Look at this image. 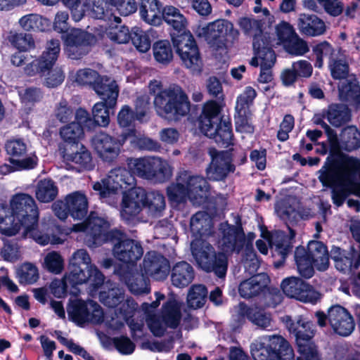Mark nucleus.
<instances>
[{
  "mask_svg": "<svg viewBox=\"0 0 360 360\" xmlns=\"http://www.w3.org/2000/svg\"><path fill=\"white\" fill-rule=\"evenodd\" d=\"M0 231L7 236H15L20 231V225L15 223L9 207L4 203H0Z\"/></svg>",
  "mask_w": 360,
  "mask_h": 360,
  "instance_id": "46",
  "label": "nucleus"
},
{
  "mask_svg": "<svg viewBox=\"0 0 360 360\" xmlns=\"http://www.w3.org/2000/svg\"><path fill=\"white\" fill-rule=\"evenodd\" d=\"M60 51L58 40L51 39L49 41L42 54L25 66V73L28 76H33L39 73L44 75L47 72L45 79L46 85L49 87H55L60 85L65 79L63 71L58 67L53 68Z\"/></svg>",
  "mask_w": 360,
  "mask_h": 360,
  "instance_id": "6",
  "label": "nucleus"
},
{
  "mask_svg": "<svg viewBox=\"0 0 360 360\" xmlns=\"http://www.w3.org/2000/svg\"><path fill=\"white\" fill-rule=\"evenodd\" d=\"M129 168L138 176L156 183H164L172 176L173 169L165 160L158 156L131 158Z\"/></svg>",
  "mask_w": 360,
  "mask_h": 360,
  "instance_id": "12",
  "label": "nucleus"
},
{
  "mask_svg": "<svg viewBox=\"0 0 360 360\" xmlns=\"http://www.w3.org/2000/svg\"><path fill=\"white\" fill-rule=\"evenodd\" d=\"M195 276L194 269L186 262L176 263L171 272V281L173 285L182 288L188 286Z\"/></svg>",
  "mask_w": 360,
  "mask_h": 360,
  "instance_id": "37",
  "label": "nucleus"
},
{
  "mask_svg": "<svg viewBox=\"0 0 360 360\" xmlns=\"http://www.w3.org/2000/svg\"><path fill=\"white\" fill-rule=\"evenodd\" d=\"M153 51L154 58L158 63L167 65L172 60L173 51L169 41L161 40L155 42Z\"/></svg>",
  "mask_w": 360,
  "mask_h": 360,
  "instance_id": "56",
  "label": "nucleus"
},
{
  "mask_svg": "<svg viewBox=\"0 0 360 360\" xmlns=\"http://www.w3.org/2000/svg\"><path fill=\"white\" fill-rule=\"evenodd\" d=\"M121 216L129 221L133 216L138 214L144 207L145 190L135 186L122 193Z\"/></svg>",
  "mask_w": 360,
  "mask_h": 360,
  "instance_id": "28",
  "label": "nucleus"
},
{
  "mask_svg": "<svg viewBox=\"0 0 360 360\" xmlns=\"http://www.w3.org/2000/svg\"><path fill=\"white\" fill-rule=\"evenodd\" d=\"M313 51L316 56L315 66L321 68L323 65V58L328 57L329 60H331L332 58L335 57V53L342 50L340 49H333L329 43L327 41H323L315 46Z\"/></svg>",
  "mask_w": 360,
  "mask_h": 360,
  "instance_id": "62",
  "label": "nucleus"
},
{
  "mask_svg": "<svg viewBox=\"0 0 360 360\" xmlns=\"http://www.w3.org/2000/svg\"><path fill=\"white\" fill-rule=\"evenodd\" d=\"M58 193L56 183L50 179L40 180L36 187L35 196L41 202H49L53 200Z\"/></svg>",
  "mask_w": 360,
  "mask_h": 360,
  "instance_id": "47",
  "label": "nucleus"
},
{
  "mask_svg": "<svg viewBox=\"0 0 360 360\" xmlns=\"http://www.w3.org/2000/svg\"><path fill=\"white\" fill-rule=\"evenodd\" d=\"M124 294L122 289L113 287L108 291H101L99 293L100 301L108 307H115L124 300Z\"/></svg>",
  "mask_w": 360,
  "mask_h": 360,
  "instance_id": "59",
  "label": "nucleus"
},
{
  "mask_svg": "<svg viewBox=\"0 0 360 360\" xmlns=\"http://www.w3.org/2000/svg\"><path fill=\"white\" fill-rule=\"evenodd\" d=\"M67 312L69 319L79 326L88 323H100L104 319L101 307L92 300H70Z\"/></svg>",
  "mask_w": 360,
  "mask_h": 360,
  "instance_id": "17",
  "label": "nucleus"
},
{
  "mask_svg": "<svg viewBox=\"0 0 360 360\" xmlns=\"http://www.w3.org/2000/svg\"><path fill=\"white\" fill-rule=\"evenodd\" d=\"M113 253L117 259L124 263L119 267L122 268L132 265L136 266V262L142 257L143 250L138 241L125 239L115 245Z\"/></svg>",
  "mask_w": 360,
  "mask_h": 360,
  "instance_id": "26",
  "label": "nucleus"
},
{
  "mask_svg": "<svg viewBox=\"0 0 360 360\" xmlns=\"http://www.w3.org/2000/svg\"><path fill=\"white\" fill-rule=\"evenodd\" d=\"M82 127L75 122L62 127L60 130V135L62 139L66 142L65 146L79 143V140L83 136Z\"/></svg>",
  "mask_w": 360,
  "mask_h": 360,
  "instance_id": "57",
  "label": "nucleus"
},
{
  "mask_svg": "<svg viewBox=\"0 0 360 360\" xmlns=\"http://www.w3.org/2000/svg\"><path fill=\"white\" fill-rule=\"evenodd\" d=\"M289 231L290 236H286L283 231H277L271 233L267 241L263 240H257L256 245L257 249L262 254L266 255L268 252V246H270L271 249H274V251L284 261L292 250L291 240L295 236V232L291 229H289Z\"/></svg>",
  "mask_w": 360,
  "mask_h": 360,
  "instance_id": "21",
  "label": "nucleus"
},
{
  "mask_svg": "<svg viewBox=\"0 0 360 360\" xmlns=\"http://www.w3.org/2000/svg\"><path fill=\"white\" fill-rule=\"evenodd\" d=\"M160 304L158 301L150 304L143 303L142 309L148 313L146 323L152 333L157 337L162 336L167 328H176L181 321V304L174 298L169 299L162 307L161 314H150V308L155 309Z\"/></svg>",
  "mask_w": 360,
  "mask_h": 360,
  "instance_id": "8",
  "label": "nucleus"
},
{
  "mask_svg": "<svg viewBox=\"0 0 360 360\" xmlns=\"http://www.w3.org/2000/svg\"><path fill=\"white\" fill-rule=\"evenodd\" d=\"M9 210L20 230L23 228L24 236L33 238L37 243L45 245L61 244L63 240L56 235L42 233L36 227L39 219V210L34 198L29 194L18 193L12 195L9 200Z\"/></svg>",
  "mask_w": 360,
  "mask_h": 360,
  "instance_id": "3",
  "label": "nucleus"
},
{
  "mask_svg": "<svg viewBox=\"0 0 360 360\" xmlns=\"http://www.w3.org/2000/svg\"><path fill=\"white\" fill-rule=\"evenodd\" d=\"M257 96L255 90L251 86H247L243 92L237 98L236 110L237 113L249 112V108L252 104Z\"/></svg>",
  "mask_w": 360,
  "mask_h": 360,
  "instance_id": "61",
  "label": "nucleus"
},
{
  "mask_svg": "<svg viewBox=\"0 0 360 360\" xmlns=\"http://www.w3.org/2000/svg\"><path fill=\"white\" fill-rule=\"evenodd\" d=\"M91 146L95 152L105 162H112L119 155L122 143L105 132L96 133L91 139Z\"/></svg>",
  "mask_w": 360,
  "mask_h": 360,
  "instance_id": "20",
  "label": "nucleus"
},
{
  "mask_svg": "<svg viewBox=\"0 0 360 360\" xmlns=\"http://www.w3.org/2000/svg\"><path fill=\"white\" fill-rule=\"evenodd\" d=\"M238 25L246 35L253 38L254 53H259L262 48L266 46L271 48L273 43L270 37L263 33L260 20L244 17L239 19Z\"/></svg>",
  "mask_w": 360,
  "mask_h": 360,
  "instance_id": "25",
  "label": "nucleus"
},
{
  "mask_svg": "<svg viewBox=\"0 0 360 360\" xmlns=\"http://www.w3.org/2000/svg\"><path fill=\"white\" fill-rule=\"evenodd\" d=\"M297 205L295 198H288L278 201L275 205V212L283 221H293L298 213Z\"/></svg>",
  "mask_w": 360,
  "mask_h": 360,
  "instance_id": "52",
  "label": "nucleus"
},
{
  "mask_svg": "<svg viewBox=\"0 0 360 360\" xmlns=\"http://www.w3.org/2000/svg\"><path fill=\"white\" fill-rule=\"evenodd\" d=\"M323 186L332 188V199L338 207L352 193L360 197V160L349 155H329L318 172Z\"/></svg>",
  "mask_w": 360,
  "mask_h": 360,
  "instance_id": "1",
  "label": "nucleus"
},
{
  "mask_svg": "<svg viewBox=\"0 0 360 360\" xmlns=\"http://www.w3.org/2000/svg\"><path fill=\"white\" fill-rule=\"evenodd\" d=\"M70 271L66 279L75 283L89 282L94 288L103 284L105 277L98 269L91 264V257L86 250L75 251L70 261Z\"/></svg>",
  "mask_w": 360,
  "mask_h": 360,
  "instance_id": "9",
  "label": "nucleus"
},
{
  "mask_svg": "<svg viewBox=\"0 0 360 360\" xmlns=\"http://www.w3.org/2000/svg\"><path fill=\"white\" fill-rule=\"evenodd\" d=\"M330 257L335 262L336 269L340 271L347 272L354 268L350 252H346L338 247H333Z\"/></svg>",
  "mask_w": 360,
  "mask_h": 360,
  "instance_id": "54",
  "label": "nucleus"
},
{
  "mask_svg": "<svg viewBox=\"0 0 360 360\" xmlns=\"http://www.w3.org/2000/svg\"><path fill=\"white\" fill-rule=\"evenodd\" d=\"M109 223L96 212H91L82 223L73 226L74 231H82L86 235L85 243L90 248L101 245L110 239Z\"/></svg>",
  "mask_w": 360,
  "mask_h": 360,
  "instance_id": "16",
  "label": "nucleus"
},
{
  "mask_svg": "<svg viewBox=\"0 0 360 360\" xmlns=\"http://www.w3.org/2000/svg\"><path fill=\"white\" fill-rule=\"evenodd\" d=\"M324 117L333 126L338 127L349 121V110L345 105H331Z\"/></svg>",
  "mask_w": 360,
  "mask_h": 360,
  "instance_id": "51",
  "label": "nucleus"
},
{
  "mask_svg": "<svg viewBox=\"0 0 360 360\" xmlns=\"http://www.w3.org/2000/svg\"><path fill=\"white\" fill-rule=\"evenodd\" d=\"M336 57L329 60L328 67L332 77L335 79H345L349 72L346 55L342 51L335 53Z\"/></svg>",
  "mask_w": 360,
  "mask_h": 360,
  "instance_id": "49",
  "label": "nucleus"
},
{
  "mask_svg": "<svg viewBox=\"0 0 360 360\" xmlns=\"http://www.w3.org/2000/svg\"><path fill=\"white\" fill-rule=\"evenodd\" d=\"M5 148L8 155H10V162H15L16 160L21 158L26 153L27 146L21 139H12L8 141L6 143Z\"/></svg>",
  "mask_w": 360,
  "mask_h": 360,
  "instance_id": "64",
  "label": "nucleus"
},
{
  "mask_svg": "<svg viewBox=\"0 0 360 360\" xmlns=\"http://www.w3.org/2000/svg\"><path fill=\"white\" fill-rule=\"evenodd\" d=\"M191 230L195 238H204L212 233V220L205 212H198L191 219Z\"/></svg>",
  "mask_w": 360,
  "mask_h": 360,
  "instance_id": "40",
  "label": "nucleus"
},
{
  "mask_svg": "<svg viewBox=\"0 0 360 360\" xmlns=\"http://www.w3.org/2000/svg\"><path fill=\"white\" fill-rule=\"evenodd\" d=\"M242 264L245 271L250 276H255L259 262L254 251L252 244L247 243L245 248V252L243 256Z\"/></svg>",
  "mask_w": 360,
  "mask_h": 360,
  "instance_id": "58",
  "label": "nucleus"
},
{
  "mask_svg": "<svg viewBox=\"0 0 360 360\" xmlns=\"http://www.w3.org/2000/svg\"><path fill=\"white\" fill-rule=\"evenodd\" d=\"M115 273L125 283L131 293L140 295L150 292L149 281L142 271H139L137 266L132 265L118 268Z\"/></svg>",
  "mask_w": 360,
  "mask_h": 360,
  "instance_id": "22",
  "label": "nucleus"
},
{
  "mask_svg": "<svg viewBox=\"0 0 360 360\" xmlns=\"http://www.w3.org/2000/svg\"><path fill=\"white\" fill-rule=\"evenodd\" d=\"M112 19L113 22H111L106 29V35L110 40L118 44L127 43L131 36L129 28L124 25H120L121 22L120 18L110 14L108 20H111Z\"/></svg>",
  "mask_w": 360,
  "mask_h": 360,
  "instance_id": "41",
  "label": "nucleus"
},
{
  "mask_svg": "<svg viewBox=\"0 0 360 360\" xmlns=\"http://www.w3.org/2000/svg\"><path fill=\"white\" fill-rule=\"evenodd\" d=\"M16 277L20 284H32L39 279V274L34 264L25 262L17 268Z\"/></svg>",
  "mask_w": 360,
  "mask_h": 360,
  "instance_id": "55",
  "label": "nucleus"
},
{
  "mask_svg": "<svg viewBox=\"0 0 360 360\" xmlns=\"http://www.w3.org/2000/svg\"><path fill=\"white\" fill-rule=\"evenodd\" d=\"M266 275L256 274L245 280L239 285V293L244 298H250L258 295L266 285Z\"/></svg>",
  "mask_w": 360,
  "mask_h": 360,
  "instance_id": "43",
  "label": "nucleus"
},
{
  "mask_svg": "<svg viewBox=\"0 0 360 360\" xmlns=\"http://www.w3.org/2000/svg\"><path fill=\"white\" fill-rule=\"evenodd\" d=\"M136 185V179L129 170L124 167L111 169L107 176L93 184V189L98 192L103 199L127 191Z\"/></svg>",
  "mask_w": 360,
  "mask_h": 360,
  "instance_id": "15",
  "label": "nucleus"
},
{
  "mask_svg": "<svg viewBox=\"0 0 360 360\" xmlns=\"http://www.w3.org/2000/svg\"><path fill=\"white\" fill-rule=\"evenodd\" d=\"M295 260L300 274L307 278L314 275L315 268L313 261L307 255L303 247H297L295 252Z\"/></svg>",
  "mask_w": 360,
  "mask_h": 360,
  "instance_id": "50",
  "label": "nucleus"
},
{
  "mask_svg": "<svg viewBox=\"0 0 360 360\" xmlns=\"http://www.w3.org/2000/svg\"><path fill=\"white\" fill-rule=\"evenodd\" d=\"M136 309L137 304L132 298H124V300L120 304L119 314L117 315V319L116 321L112 319V323H110V327L113 329H119L125 321H129V319L132 316Z\"/></svg>",
  "mask_w": 360,
  "mask_h": 360,
  "instance_id": "48",
  "label": "nucleus"
},
{
  "mask_svg": "<svg viewBox=\"0 0 360 360\" xmlns=\"http://www.w3.org/2000/svg\"><path fill=\"white\" fill-rule=\"evenodd\" d=\"M297 25L302 34L309 37L320 36L326 31V26L323 20L314 14H299Z\"/></svg>",
  "mask_w": 360,
  "mask_h": 360,
  "instance_id": "33",
  "label": "nucleus"
},
{
  "mask_svg": "<svg viewBox=\"0 0 360 360\" xmlns=\"http://www.w3.org/2000/svg\"><path fill=\"white\" fill-rule=\"evenodd\" d=\"M192 255L197 264L203 270L214 271L219 277L225 276L227 257L224 253H216L213 247L205 238H195L191 243Z\"/></svg>",
  "mask_w": 360,
  "mask_h": 360,
  "instance_id": "13",
  "label": "nucleus"
},
{
  "mask_svg": "<svg viewBox=\"0 0 360 360\" xmlns=\"http://www.w3.org/2000/svg\"><path fill=\"white\" fill-rule=\"evenodd\" d=\"M331 151L338 153L340 150L352 151L360 148V132L354 126L342 129L340 139L336 136L330 138Z\"/></svg>",
  "mask_w": 360,
  "mask_h": 360,
  "instance_id": "30",
  "label": "nucleus"
},
{
  "mask_svg": "<svg viewBox=\"0 0 360 360\" xmlns=\"http://www.w3.org/2000/svg\"><path fill=\"white\" fill-rule=\"evenodd\" d=\"M109 108L105 101L98 102L94 104L92 114L94 122L103 127H107L110 123Z\"/></svg>",
  "mask_w": 360,
  "mask_h": 360,
  "instance_id": "63",
  "label": "nucleus"
},
{
  "mask_svg": "<svg viewBox=\"0 0 360 360\" xmlns=\"http://www.w3.org/2000/svg\"><path fill=\"white\" fill-rule=\"evenodd\" d=\"M281 288L288 297L302 302L315 304L320 299V294L317 291L297 277L284 279L281 283Z\"/></svg>",
  "mask_w": 360,
  "mask_h": 360,
  "instance_id": "19",
  "label": "nucleus"
},
{
  "mask_svg": "<svg viewBox=\"0 0 360 360\" xmlns=\"http://www.w3.org/2000/svg\"><path fill=\"white\" fill-rule=\"evenodd\" d=\"M238 312L241 316L247 317L250 321L259 328L266 329L271 326V314L261 308L249 307L243 303H240L238 307Z\"/></svg>",
  "mask_w": 360,
  "mask_h": 360,
  "instance_id": "35",
  "label": "nucleus"
},
{
  "mask_svg": "<svg viewBox=\"0 0 360 360\" xmlns=\"http://www.w3.org/2000/svg\"><path fill=\"white\" fill-rule=\"evenodd\" d=\"M255 360H291L293 350L288 342L280 335L263 336L250 346Z\"/></svg>",
  "mask_w": 360,
  "mask_h": 360,
  "instance_id": "11",
  "label": "nucleus"
},
{
  "mask_svg": "<svg viewBox=\"0 0 360 360\" xmlns=\"http://www.w3.org/2000/svg\"><path fill=\"white\" fill-rule=\"evenodd\" d=\"M153 105L158 115L166 120H177L190 110L188 98L178 85H170L158 94Z\"/></svg>",
  "mask_w": 360,
  "mask_h": 360,
  "instance_id": "7",
  "label": "nucleus"
},
{
  "mask_svg": "<svg viewBox=\"0 0 360 360\" xmlns=\"http://www.w3.org/2000/svg\"><path fill=\"white\" fill-rule=\"evenodd\" d=\"M19 24L25 31L45 32L49 29L51 22L39 14L30 13L20 18Z\"/></svg>",
  "mask_w": 360,
  "mask_h": 360,
  "instance_id": "44",
  "label": "nucleus"
},
{
  "mask_svg": "<svg viewBox=\"0 0 360 360\" xmlns=\"http://www.w3.org/2000/svg\"><path fill=\"white\" fill-rule=\"evenodd\" d=\"M222 238L219 240V245L225 252H239L245 245V234L240 226H229L222 224Z\"/></svg>",
  "mask_w": 360,
  "mask_h": 360,
  "instance_id": "29",
  "label": "nucleus"
},
{
  "mask_svg": "<svg viewBox=\"0 0 360 360\" xmlns=\"http://www.w3.org/2000/svg\"><path fill=\"white\" fill-rule=\"evenodd\" d=\"M144 207L148 209L149 214L153 217H160L165 209V196L159 191H145Z\"/></svg>",
  "mask_w": 360,
  "mask_h": 360,
  "instance_id": "45",
  "label": "nucleus"
},
{
  "mask_svg": "<svg viewBox=\"0 0 360 360\" xmlns=\"http://www.w3.org/2000/svg\"><path fill=\"white\" fill-rule=\"evenodd\" d=\"M140 270L156 281H162L168 276L169 264L163 256L155 252H150L146 255Z\"/></svg>",
  "mask_w": 360,
  "mask_h": 360,
  "instance_id": "27",
  "label": "nucleus"
},
{
  "mask_svg": "<svg viewBox=\"0 0 360 360\" xmlns=\"http://www.w3.org/2000/svg\"><path fill=\"white\" fill-rule=\"evenodd\" d=\"M91 36L87 32L79 29H73L65 37V50L69 58L77 60L85 55L88 51V46Z\"/></svg>",
  "mask_w": 360,
  "mask_h": 360,
  "instance_id": "24",
  "label": "nucleus"
},
{
  "mask_svg": "<svg viewBox=\"0 0 360 360\" xmlns=\"http://www.w3.org/2000/svg\"><path fill=\"white\" fill-rule=\"evenodd\" d=\"M158 0H141L139 13L146 23L158 26L162 22V11Z\"/></svg>",
  "mask_w": 360,
  "mask_h": 360,
  "instance_id": "38",
  "label": "nucleus"
},
{
  "mask_svg": "<svg viewBox=\"0 0 360 360\" xmlns=\"http://www.w3.org/2000/svg\"><path fill=\"white\" fill-rule=\"evenodd\" d=\"M282 321L295 336L300 354L295 360H321L315 345L310 341L314 335V324L301 316L293 321L290 316H285Z\"/></svg>",
  "mask_w": 360,
  "mask_h": 360,
  "instance_id": "10",
  "label": "nucleus"
},
{
  "mask_svg": "<svg viewBox=\"0 0 360 360\" xmlns=\"http://www.w3.org/2000/svg\"><path fill=\"white\" fill-rule=\"evenodd\" d=\"M164 20L179 34H171L172 41L183 64L192 72H199L202 66L198 46L193 35L187 32L188 21L180 11L172 6H167L162 10Z\"/></svg>",
  "mask_w": 360,
  "mask_h": 360,
  "instance_id": "2",
  "label": "nucleus"
},
{
  "mask_svg": "<svg viewBox=\"0 0 360 360\" xmlns=\"http://www.w3.org/2000/svg\"><path fill=\"white\" fill-rule=\"evenodd\" d=\"M307 255L314 263L315 268L326 271L329 266V255L326 247L320 241L311 240L307 246Z\"/></svg>",
  "mask_w": 360,
  "mask_h": 360,
  "instance_id": "36",
  "label": "nucleus"
},
{
  "mask_svg": "<svg viewBox=\"0 0 360 360\" xmlns=\"http://www.w3.org/2000/svg\"><path fill=\"white\" fill-rule=\"evenodd\" d=\"M339 96L355 108L360 107V86L356 80L342 82L339 84Z\"/></svg>",
  "mask_w": 360,
  "mask_h": 360,
  "instance_id": "42",
  "label": "nucleus"
},
{
  "mask_svg": "<svg viewBox=\"0 0 360 360\" xmlns=\"http://www.w3.org/2000/svg\"><path fill=\"white\" fill-rule=\"evenodd\" d=\"M316 317L318 324L321 327L325 326L328 320L333 330L342 336L350 335L354 329L352 316L346 309L340 305L331 307L328 309V316L322 311H317Z\"/></svg>",
  "mask_w": 360,
  "mask_h": 360,
  "instance_id": "18",
  "label": "nucleus"
},
{
  "mask_svg": "<svg viewBox=\"0 0 360 360\" xmlns=\"http://www.w3.org/2000/svg\"><path fill=\"white\" fill-rule=\"evenodd\" d=\"M193 32L215 49L224 48L228 41L235 40L239 35L233 24L226 19H218L206 25H199Z\"/></svg>",
  "mask_w": 360,
  "mask_h": 360,
  "instance_id": "14",
  "label": "nucleus"
},
{
  "mask_svg": "<svg viewBox=\"0 0 360 360\" xmlns=\"http://www.w3.org/2000/svg\"><path fill=\"white\" fill-rule=\"evenodd\" d=\"M68 210L70 216L75 219H81L88 211L86 196L80 191H75L65 197Z\"/></svg>",
  "mask_w": 360,
  "mask_h": 360,
  "instance_id": "39",
  "label": "nucleus"
},
{
  "mask_svg": "<svg viewBox=\"0 0 360 360\" xmlns=\"http://www.w3.org/2000/svg\"><path fill=\"white\" fill-rule=\"evenodd\" d=\"M59 150L65 162H73L88 169L92 167L91 153L83 144L60 146Z\"/></svg>",
  "mask_w": 360,
  "mask_h": 360,
  "instance_id": "31",
  "label": "nucleus"
},
{
  "mask_svg": "<svg viewBox=\"0 0 360 360\" xmlns=\"http://www.w3.org/2000/svg\"><path fill=\"white\" fill-rule=\"evenodd\" d=\"M212 162L207 169L208 179L214 181L224 179L230 172H233L235 167L232 164L231 155L227 151L210 150Z\"/></svg>",
  "mask_w": 360,
  "mask_h": 360,
  "instance_id": "23",
  "label": "nucleus"
},
{
  "mask_svg": "<svg viewBox=\"0 0 360 360\" xmlns=\"http://www.w3.org/2000/svg\"><path fill=\"white\" fill-rule=\"evenodd\" d=\"M107 1L103 0H84V6L87 8L88 14L94 18L105 19L110 17L108 11H105Z\"/></svg>",
  "mask_w": 360,
  "mask_h": 360,
  "instance_id": "60",
  "label": "nucleus"
},
{
  "mask_svg": "<svg viewBox=\"0 0 360 360\" xmlns=\"http://www.w3.org/2000/svg\"><path fill=\"white\" fill-rule=\"evenodd\" d=\"M207 295L206 287L201 284L193 285L188 290L187 295V304L189 308H201L205 303Z\"/></svg>",
  "mask_w": 360,
  "mask_h": 360,
  "instance_id": "53",
  "label": "nucleus"
},
{
  "mask_svg": "<svg viewBox=\"0 0 360 360\" xmlns=\"http://www.w3.org/2000/svg\"><path fill=\"white\" fill-rule=\"evenodd\" d=\"M221 106L214 101L206 103L200 117V131L223 147L232 143L233 133L230 118L220 115Z\"/></svg>",
  "mask_w": 360,
  "mask_h": 360,
  "instance_id": "5",
  "label": "nucleus"
},
{
  "mask_svg": "<svg viewBox=\"0 0 360 360\" xmlns=\"http://www.w3.org/2000/svg\"><path fill=\"white\" fill-rule=\"evenodd\" d=\"M94 89L103 101L109 108H115L119 96V87L117 82L107 77H102L94 84Z\"/></svg>",
  "mask_w": 360,
  "mask_h": 360,
  "instance_id": "34",
  "label": "nucleus"
},
{
  "mask_svg": "<svg viewBox=\"0 0 360 360\" xmlns=\"http://www.w3.org/2000/svg\"><path fill=\"white\" fill-rule=\"evenodd\" d=\"M209 186L205 178L194 175L188 171H181L175 181L167 188V195L171 203L179 204L189 200L193 204H199L206 197Z\"/></svg>",
  "mask_w": 360,
  "mask_h": 360,
  "instance_id": "4",
  "label": "nucleus"
},
{
  "mask_svg": "<svg viewBox=\"0 0 360 360\" xmlns=\"http://www.w3.org/2000/svg\"><path fill=\"white\" fill-rule=\"evenodd\" d=\"M255 56L251 59L250 63L254 67L259 65L261 67V72L258 81L261 83H268L272 80L271 68L276 61V56L271 47L264 46L259 53H254Z\"/></svg>",
  "mask_w": 360,
  "mask_h": 360,
  "instance_id": "32",
  "label": "nucleus"
}]
</instances>
